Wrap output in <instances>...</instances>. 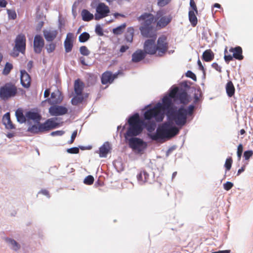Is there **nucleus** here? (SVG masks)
Listing matches in <instances>:
<instances>
[{"label":"nucleus","mask_w":253,"mask_h":253,"mask_svg":"<svg viewBox=\"0 0 253 253\" xmlns=\"http://www.w3.org/2000/svg\"><path fill=\"white\" fill-rule=\"evenodd\" d=\"M164 9H159L156 12L155 16L151 13L144 12L137 18L140 23L139 30L143 37H154L157 36L158 30L165 28L172 20L170 15H165Z\"/></svg>","instance_id":"f257e3e1"},{"label":"nucleus","mask_w":253,"mask_h":253,"mask_svg":"<svg viewBox=\"0 0 253 253\" xmlns=\"http://www.w3.org/2000/svg\"><path fill=\"white\" fill-rule=\"evenodd\" d=\"M172 99L169 96H165L162 99V103H158L151 109L146 111L144 114L145 120L152 122H147L145 126L148 131H152L155 129L156 122H161L165 117V110H170L172 106Z\"/></svg>","instance_id":"f03ea898"},{"label":"nucleus","mask_w":253,"mask_h":253,"mask_svg":"<svg viewBox=\"0 0 253 253\" xmlns=\"http://www.w3.org/2000/svg\"><path fill=\"white\" fill-rule=\"evenodd\" d=\"M146 38H151L146 40L144 43L143 49L146 54L155 55L157 56L162 57L166 54L169 49V43L166 36H162L159 37L157 43H156L157 37Z\"/></svg>","instance_id":"7ed1b4c3"},{"label":"nucleus","mask_w":253,"mask_h":253,"mask_svg":"<svg viewBox=\"0 0 253 253\" xmlns=\"http://www.w3.org/2000/svg\"><path fill=\"white\" fill-rule=\"evenodd\" d=\"M194 106L191 105L188 106L187 109L183 107H180L177 110L171 111L169 113V118L173 121L177 126H184L187 121V116L193 114Z\"/></svg>","instance_id":"20e7f679"},{"label":"nucleus","mask_w":253,"mask_h":253,"mask_svg":"<svg viewBox=\"0 0 253 253\" xmlns=\"http://www.w3.org/2000/svg\"><path fill=\"white\" fill-rule=\"evenodd\" d=\"M129 127L125 134V137H133L140 134L143 130V121L140 120L139 114L136 113L131 116L128 120Z\"/></svg>","instance_id":"39448f33"},{"label":"nucleus","mask_w":253,"mask_h":253,"mask_svg":"<svg viewBox=\"0 0 253 253\" xmlns=\"http://www.w3.org/2000/svg\"><path fill=\"white\" fill-rule=\"evenodd\" d=\"M17 93V87L12 82L6 83L0 87V97L3 100H7L14 97Z\"/></svg>","instance_id":"423d86ee"},{"label":"nucleus","mask_w":253,"mask_h":253,"mask_svg":"<svg viewBox=\"0 0 253 253\" xmlns=\"http://www.w3.org/2000/svg\"><path fill=\"white\" fill-rule=\"evenodd\" d=\"M229 51L233 53V55H231L228 54L227 47H226L224 51V59L226 63H229L230 61L233 60V58L238 60H242L244 59L243 50L241 47L237 46L235 47H231L229 49Z\"/></svg>","instance_id":"0eeeda50"},{"label":"nucleus","mask_w":253,"mask_h":253,"mask_svg":"<svg viewBox=\"0 0 253 253\" xmlns=\"http://www.w3.org/2000/svg\"><path fill=\"white\" fill-rule=\"evenodd\" d=\"M169 96L175 101L179 100L182 104H186L189 102L187 92L182 89L179 90L178 87H175L170 90Z\"/></svg>","instance_id":"6e6552de"},{"label":"nucleus","mask_w":253,"mask_h":253,"mask_svg":"<svg viewBox=\"0 0 253 253\" xmlns=\"http://www.w3.org/2000/svg\"><path fill=\"white\" fill-rule=\"evenodd\" d=\"M110 12L109 7L104 3H98L96 7V13L94 14V19L99 20L108 16Z\"/></svg>","instance_id":"1a4fd4ad"},{"label":"nucleus","mask_w":253,"mask_h":253,"mask_svg":"<svg viewBox=\"0 0 253 253\" xmlns=\"http://www.w3.org/2000/svg\"><path fill=\"white\" fill-rule=\"evenodd\" d=\"M167 126H169V123H165L163 124L161 127L157 128L156 133L150 135V138L153 140L168 138Z\"/></svg>","instance_id":"9d476101"},{"label":"nucleus","mask_w":253,"mask_h":253,"mask_svg":"<svg viewBox=\"0 0 253 253\" xmlns=\"http://www.w3.org/2000/svg\"><path fill=\"white\" fill-rule=\"evenodd\" d=\"M26 39L23 34H20L17 36L15 40L14 49H17L21 53H24L26 50Z\"/></svg>","instance_id":"9b49d317"},{"label":"nucleus","mask_w":253,"mask_h":253,"mask_svg":"<svg viewBox=\"0 0 253 253\" xmlns=\"http://www.w3.org/2000/svg\"><path fill=\"white\" fill-rule=\"evenodd\" d=\"M119 73L112 74L111 71H107L102 74L101 81L103 84H112L114 80L117 78Z\"/></svg>","instance_id":"f8f14e48"},{"label":"nucleus","mask_w":253,"mask_h":253,"mask_svg":"<svg viewBox=\"0 0 253 253\" xmlns=\"http://www.w3.org/2000/svg\"><path fill=\"white\" fill-rule=\"evenodd\" d=\"M67 112V108L62 106H52L49 108V113L53 116L63 115Z\"/></svg>","instance_id":"ddd939ff"},{"label":"nucleus","mask_w":253,"mask_h":253,"mask_svg":"<svg viewBox=\"0 0 253 253\" xmlns=\"http://www.w3.org/2000/svg\"><path fill=\"white\" fill-rule=\"evenodd\" d=\"M44 45L43 38L40 35H36L34 38V48L37 53H40Z\"/></svg>","instance_id":"4468645a"},{"label":"nucleus","mask_w":253,"mask_h":253,"mask_svg":"<svg viewBox=\"0 0 253 253\" xmlns=\"http://www.w3.org/2000/svg\"><path fill=\"white\" fill-rule=\"evenodd\" d=\"M56 118L48 119L44 123L42 124L44 131H48L58 126V124L56 122Z\"/></svg>","instance_id":"2eb2a0df"},{"label":"nucleus","mask_w":253,"mask_h":253,"mask_svg":"<svg viewBox=\"0 0 253 253\" xmlns=\"http://www.w3.org/2000/svg\"><path fill=\"white\" fill-rule=\"evenodd\" d=\"M20 73V82L22 85L25 88L29 87L31 82L30 75L25 70H21Z\"/></svg>","instance_id":"dca6fc26"},{"label":"nucleus","mask_w":253,"mask_h":253,"mask_svg":"<svg viewBox=\"0 0 253 253\" xmlns=\"http://www.w3.org/2000/svg\"><path fill=\"white\" fill-rule=\"evenodd\" d=\"M144 142L140 138L132 137L129 140V145L132 149L141 150V147L143 146Z\"/></svg>","instance_id":"f3484780"},{"label":"nucleus","mask_w":253,"mask_h":253,"mask_svg":"<svg viewBox=\"0 0 253 253\" xmlns=\"http://www.w3.org/2000/svg\"><path fill=\"white\" fill-rule=\"evenodd\" d=\"M43 34L46 41L52 42L56 38L58 31L55 29L51 28L48 30H44Z\"/></svg>","instance_id":"a211bd4d"},{"label":"nucleus","mask_w":253,"mask_h":253,"mask_svg":"<svg viewBox=\"0 0 253 253\" xmlns=\"http://www.w3.org/2000/svg\"><path fill=\"white\" fill-rule=\"evenodd\" d=\"M73 34L69 33L67 34L66 39L64 41V47L66 52L71 51L73 46Z\"/></svg>","instance_id":"6ab92c4d"},{"label":"nucleus","mask_w":253,"mask_h":253,"mask_svg":"<svg viewBox=\"0 0 253 253\" xmlns=\"http://www.w3.org/2000/svg\"><path fill=\"white\" fill-rule=\"evenodd\" d=\"M146 56L145 51L141 49H138L132 55V61L137 63L144 59Z\"/></svg>","instance_id":"aec40b11"},{"label":"nucleus","mask_w":253,"mask_h":253,"mask_svg":"<svg viewBox=\"0 0 253 253\" xmlns=\"http://www.w3.org/2000/svg\"><path fill=\"white\" fill-rule=\"evenodd\" d=\"M84 87V84L80 79L75 81L74 84V91L76 95H81L83 94V91Z\"/></svg>","instance_id":"412c9836"},{"label":"nucleus","mask_w":253,"mask_h":253,"mask_svg":"<svg viewBox=\"0 0 253 253\" xmlns=\"http://www.w3.org/2000/svg\"><path fill=\"white\" fill-rule=\"evenodd\" d=\"M2 122L5 127L8 129H12L15 128L14 125L12 124L10 120L9 113H6L3 117Z\"/></svg>","instance_id":"4be33fe9"},{"label":"nucleus","mask_w":253,"mask_h":253,"mask_svg":"<svg viewBox=\"0 0 253 253\" xmlns=\"http://www.w3.org/2000/svg\"><path fill=\"white\" fill-rule=\"evenodd\" d=\"M26 117L28 120H33L38 123L42 118L41 116L38 113L31 111L26 112Z\"/></svg>","instance_id":"5701e85b"},{"label":"nucleus","mask_w":253,"mask_h":253,"mask_svg":"<svg viewBox=\"0 0 253 253\" xmlns=\"http://www.w3.org/2000/svg\"><path fill=\"white\" fill-rule=\"evenodd\" d=\"M111 149L110 144L108 142H105L99 148V156L106 157Z\"/></svg>","instance_id":"b1692460"},{"label":"nucleus","mask_w":253,"mask_h":253,"mask_svg":"<svg viewBox=\"0 0 253 253\" xmlns=\"http://www.w3.org/2000/svg\"><path fill=\"white\" fill-rule=\"evenodd\" d=\"M214 58V54L211 49H207L203 53L202 59L206 62H211Z\"/></svg>","instance_id":"393cba45"},{"label":"nucleus","mask_w":253,"mask_h":253,"mask_svg":"<svg viewBox=\"0 0 253 253\" xmlns=\"http://www.w3.org/2000/svg\"><path fill=\"white\" fill-rule=\"evenodd\" d=\"M137 178L139 183L142 184L148 181L149 174L145 170H143L137 175Z\"/></svg>","instance_id":"a878e982"},{"label":"nucleus","mask_w":253,"mask_h":253,"mask_svg":"<svg viewBox=\"0 0 253 253\" xmlns=\"http://www.w3.org/2000/svg\"><path fill=\"white\" fill-rule=\"evenodd\" d=\"M195 11L193 10H189L188 12V18L189 21L193 27H195L198 23V19L196 16Z\"/></svg>","instance_id":"bb28decb"},{"label":"nucleus","mask_w":253,"mask_h":253,"mask_svg":"<svg viewBox=\"0 0 253 253\" xmlns=\"http://www.w3.org/2000/svg\"><path fill=\"white\" fill-rule=\"evenodd\" d=\"M5 241L10 245L11 249L15 251H18L21 248L20 245L14 239L6 237Z\"/></svg>","instance_id":"cd10ccee"},{"label":"nucleus","mask_w":253,"mask_h":253,"mask_svg":"<svg viewBox=\"0 0 253 253\" xmlns=\"http://www.w3.org/2000/svg\"><path fill=\"white\" fill-rule=\"evenodd\" d=\"M235 87L231 81H229L226 85V91L229 97H232L235 93Z\"/></svg>","instance_id":"c85d7f7f"},{"label":"nucleus","mask_w":253,"mask_h":253,"mask_svg":"<svg viewBox=\"0 0 253 253\" xmlns=\"http://www.w3.org/2000/svg\"><path fill=\"white\" fill-rule=\"evenodd\" d=\"M15 116L18 122L23 123L26 122L27 118L26 115H23L22 109H18L15 112Z\"/></svg>","instance_id":"c756f323"},{"label":"nucleus","mask_w":253,"mask_h":253,"mask_svg":"<svg viewBox=\"0 0 253 253\" xmlns=\"http://www.w3.org/2000/svg\"><path fill=\"white\" fill-rule=\"evenodd\" d=\"M82 16V19L84 21H89L93 18V15L86 9L83 10Z\"/></svg>","instance_id":"7c9ffc66"},{"label":"nucleus","mask_w":253,"mask_h":253,"mask_svg":"<svg viewBox=\"0 0 253 253\" xmlns=\"http://www.w3.org/2000/svg\"><path fill=\"white\" fill-rule=\"evenodd\" d=\"M167 132L168 138H171L177 134L179 132V129L175 126H167Z\"/></svg>","instance_id":"2f4dec72"},{"label":"nucleus","mask_w":253,"mask_h":253,"mask_svg":"<svg viewBox=\"0 0 253 253\" xmlns=\"http://www.w3.org/2000/svg\"><path fill=\"white\" fill-rule=\"evenodd\" d=\"M134 29L132 27L127 28V32L125 35V39L127 42H131L133 41Z\"/></svg>","instance_id":"473e14b6"},{"label":"nucleus","mask_w":253,"mask_h":253,"mask_svg":"<svg viewBox=\"0 0 253 253\" xmlns=\"http://www.w3.org/2000/svg\"><path fill=\"white\" fill-rule=\"evenodd\" d=\"M42 126V124H40L38 126L36 125H33L29 127L28 131L34 133H38L41 132H44Z\"/></svg>","instance_id":"72a5a7b5"},{"label":"nucleus","mask_w":253,"mask_h":253,"mask_svg":"<svg viewBox=\"0 0 253 253\" xmlns=\"http://www.w3.org/2000/svg\"><path fill=\"white\" fill-rule=\"evenodd\" d=\"M84 100L83 94L81 95H76L73 97L71 100V103L73 105H77L82 103Z\"/></svg>","instance_id":"f704fd0d"},{"label":"nucleus","mask_w":253,"mask_h":253,"mask_svg":"<svg viewBox=\"0 0 253 253\" xmlns=\"http://www.w3.org/2000/svg\"><path fill=\"white\" fill-rule=\"evenodd\" d=\"M58 93V91L57 92H53L51 93L50 98L52 100L51 102L52 104L59 103L61 101L62 98L60 96L57 97Z\"/></svg>","instance_id":"c9c22d12"},{"label":"nucleus","mask_w":253,"mask_h":253,"mask_svg":"<svg viewBox=\"0 0 253 253\" xmlns=\"http://www.w3.org/2000/svg\"><path fill=\"white\" fill-rule=\"evenodd\" d=\"M126 27V24L125 23L123 24L122 25L117 27L116 28L113 29V33L115 35H121L124 32L125 28Z\"/></svg>","instance_id":"e433bc0d"},{"label":"nucleus","mask_w":253,"mask_h":253,"mask_svg":"<svg viewBox=\"0 0 253 253\" xmlns=\"http://www.w3.org/2000/svg\"><path fill=\"white\" fill-rule=\"evenodd\" d=\"M89 38V34L88 33L84 32L80 35L79 37V41L81 42H84L88 41Z\"/></svg>","instance_id":"4c0bfd02"},{"label":"nucleus","mask_w":253,"mask_h":253,"mask_svg":"<svg viewBox=\"0 0 253 253\" xmlns=\"http://www.w3.org/2000/svg\"><path fill=\"white\" fill-rule=\"evenodd\" d=\"M13 68V65L12 64L7 62L4 66V68L2 71V74L4 75H7L9 74L11 70Z\"/></svg>","instance_id":"58836bf2"},{"label":"nucleus","mask_w":253,"mask_h":253,"mask_svg":"<svg viewBox=\"0 0 253 253\" xmlns=\"http://www.w3.org/2000/svg\"><path fill=\"white\" fill-rule=\"evenodd\" d=\"M232 163L233 160L231 157H229L226 159L224 164V167L226 171L229 170L231 169Z\"/></svg>","instance_id":"ea45409f"},{"label":"nucleus","mask_w":253,"mask_h":253,"mask_svg":"<svg viewBox=\"0 0 253 253\" xmlns=\"http://www.w3.org/2000/svg\"><path fill=\"white\" fill-rule=\"evenodd\" d=\"M94 179L93 176L89 175L87 176L84 180V183L86 185H91L93 183Z\"/></svg>","instance_id":"a19ab883"},{"label":"nucleus","mask_w":253,"mask_h":253,"mask_svg":"<svg viewBox=\"0 0 253 253\" xmlns=\"http://www.w3.org/2000/svg\"><path fill=\"white\" fill-rule=\"evenodd\" d=\"M189 10H193L196 14H198V8L194 0H190V7Z\"/></svg>","instance_id":"79ce46f5"},{"label":"nucleus","mask_w":253,"mask_h":253,"mask_svg":"<svg viewBox=\"0 0 253 253\" xmlns=\"http://www.w3.org/2000/svg\"><path fill=\"white\" fill-rule=\"evenodd\" d=\"M80 53L84 56H88L90 54V51L85 46H82L80 48Z\"/></svg>","instance_id":"37998d69"},{"label":"nucleus","mask_w":253,"mask_h":253,"mask_svg":"<svg viewBox=\"0 0 253 253\" xmlns=\"http://www.w3.org/2000/svg\"><path fill=\"white\" fill-rule=\"evenodd\" d=\"M171 0H158L157 5L160 7H164L169 4Z\"/></svg>","instance_id":"c03bdc74"},{"label":"nucleus","mask_w":253,"mask_h":253,"mask_svg":"<svg viewBox=\"0 0 253 253\" xmlns=\"http://www.w3.org/2000/svg\"><path fill=\"white\" fill-rule=\"evenodd\" d=\"M7 12L9 18H10L11 19H15L17 17L16 13L14 10H10V9H7Z\"/></svg>","instance_id":"a18cd8bd"},{"label":"nucleus","mask_w":253,"mask_h":253,"mask_svg":"<svg viewBox=\"0 0 253 253\" xmlns=\"http://www.w3.org/2000/svg\"><path fill=\"white\" fill-rule=\"evenodd\" d=\"M253 155V151L252 150L246 151L244 153V157L246 160H249Z\"/></svg>","instance_id":"49530a36"},{"label":"nucleus","mask_w":253,"mask_h":253,"mask_svg":"<svg viewBox=\"0 0 253 253\" xmlns=\"http://www.w3.org/2000/svg\"><path fill=\"white\" fill-rule=\"evenodd\" d=\"M56 45L53 43L48 44L46 46L47 51L48 53L52 52L55 49Z\"/></svg>","instance_id":"de8ad7c7"},{"label":"nucleus","mask_w":253,"mask_h":253,"mask_svg":"<svg viewBox=\"0 0 253 253\" xmlns=\"http://www.w3.org/2000/svg\"><path fill=\"white\" fill-rule=\"evenodd\" d=\"M67 152L70 154H78L79 153V149L78 147H72L67 149Z\"/></svg>","instance_id":"09e8293b"},{"label":"nucleus","mask_w":253,"mask_h":253,"mask_svg":"<svg viewBox=\"0 0 253 253\" xmlns=\"http://www.w3.org/2000/svg\"><path fill=\"white\" fill-rule=\"evenodd\" d=\"M95 31L96 33L99 36H102L103 35V30L100 25L96 26Z\"/></svg>","instance_id":"8fccbe9b"},{"label":"nucleus","mask_w":253,"mask_h":253,"mask_svg":"<svg viewBox=\"0 0 253 253\" xmlns=\"http://www.w3.org/2000/svg\"><path fill=\"white\" fill-rule=\"evenodd\" d=\"M233 186V184L232 182L229 181L226 182L225 183L223 184L224 189L227 191H228L230 189H231Z\"/></svg>","instance_id":"3c124183"},{"label":"nucleus","mask_w":253,"mask_h":253,"mask_svg":"<svg viewBox=\"0 0 253 253\" xmlns=\"http://www.w3.org/2000/svg\"><path fill=\"white\" fill-rule=\"evenodd\" d=\"M186 76L187 77H189V78L192 79L194 81H196V80H197V77H196L195 74L194 73H193L191 71H188L186 74Z\"/></svg>","instance_id":"603ef678"},{"label":"nucleus","mask_w":253,"mask_h":253,"mask_svg":"<svg viewBox=\"0 0 253 253\" xmlns=\"http://www.w3.org/2000/svg\"><path fill=\"white\" fill-rule=\"evenodd\" d=\"M211 66L213 68L216 70L219 73L222 72L221 67L216 62H214L211 64Z\"/></svg>","instance_id":"864d4df0"},{"label":"nucleus","mask_w":253,"mask_h":253,"mask_svg":"<svg viewBox=\"0 0 253 253\" xmlns=\"http://www.w3.org/2000/svg\"><path fill=\"white\" fill-rule=\"evenodd\" d=\"M77 135V130H75L72 134L70 140L69 141L70 144H72Z\"/></svg>","instance_id":"5fc2aeb1"},{"label":"nucleus","mask_w":253,"mask_h":253,"mask_svg":"<svg viewBox=\"0 0 253 253\" xmlns=\"http://www.w3.org/2000/svg\"><path fill=\"white\" fill-rule=\"evenodd\" d=\"M19 52H20V51L18 50L17 49H14V47L10 55L14 57H16L19 55Z\"/></svg>","instance_id":"6e6d98bb"},{"label":"nucleus","mask_w":253,"mask_h":253,"mask_svg":"<svg viewBox=\"0 0 253 253\" xmlns=\"http://www.w3.org/2000/svg\"><path fill=\"white\" fill-rule=\"evenodd\" d=\"M64 132L62 130H57L55 131H53L51 133V135L52 136H55V135H59L61 136L62 135L64 134Z\"/></svg>","instance_id":"4d7b16f0"},{"label":"nucleus","mask_w":253,"mask_h":253,"mask_svg":"<svg viewBox=\"0 0 253 253\" xmlns=\"http://www.w3.org/2000/svg\"><path fill=\"white\" fill-rule=\"evenodd\" d=\"M39 193H41L43 195L46 196L48 198L50 197L49 192L46 189H42Z\"/></svg>","instance_id":"13d9d810"},{"label":"nucleus","mask_w":253,"mask_h":253,"mask_svg":"<svg viewBox=\"0 0 253 253\" xmlns=\"http://www.w3.org/2000/svg\"><path fill=\"white\" fill-rule=\"evenodd\" d=\"M129 48V46L127 45H122L120 49L121 52H125Z\"/></svg>","instance_id":"bf43d9fd"},{"label":"nucleus","mask_w":253,"mask_h":253,"mask_svg":"<svg viewBox=\"0 0 253 253\" xmlns=\"http://www.w3.org/2000/svg\"><path fill=\"white\" fill-rule=\"evenodd\" d=\"M7 4L6 0H0V7H5Z\"/></svg>","instance_id":"052dcab7"},{"label":"nucleus","mask_w":253,"mask_h":253,"mask_svg":"<svg viewBox=\"0 0 253 253\" xmlns=\"http://www.w3.org/2000/svg\"><path fill=\"white\" fill-rule=\"evenodd\" d=\"M243 147L242 144H240L237 148V153H243Z\"/></svg>","instance_id":"680f3d73"},{"label":"nucleus","mask_w":253,"mask_h":253,"mask_svg":"<svg viewBox=\"0 0 253 253\" xmlns=\"http://www.w3.org/2000/svg\"><path fill=\"white\" fill-rule=\"evenodd\" d=\"M80 62L81 63V64L83 65H85V66H86L87 65V64L85 62V58L84 57H81L80 58Z\"/></svg>","instance_id":"e2e57ef3"},{"label":"nucleus","mask_w":253,"mask_h":253,"mask_svg":"<svg viewBox=\"0 0 253 253\" xmlns=\"http://www.w3.org/2000/svg\"><path fill=\"white\" fill-rule=\"evenodd\" d=\"M50 94V89H46L44 92V97L45 98L48 97Z\"/></svg>","instance_id":"0e129e2a"},{"label":"nucleus","mask_w":253,"mask_h":253,"mask_svg":"<svg viewBox=\"0 0 253 253\" xmlns=\"http://www.w3.org/2000/svg\"><path fill=\"white\" fill-rule=\"evenodd\" d=\"M198 64L199 68L201 70H202V71L205 70L204 67L203 66V65L200 60H198Z\"/></svg>","instance_id":"69168bd1"},{"label":"nucleus","mask_w":253,"mask_h":253,"mask_svg":"<svg viewBox=\"0 0 253 253\" xmlns=\"http://www.w3.org/2000/svg\"><path fill=\"white\" fill-rule=\"evenodd\" d=\"M230 250L219 251L217 252H214L212 253H230Z\"/></svg>","instance_id":"338daca9"},{"label":"nucleus","mask_w":253,"mask_h":253,"mask_svg":"<svg viewBox=\"0 0 253 253\" xmlns=\"http://www.w3.org/2000/svg\"><path fill=\"white\" fill-rule=\"evenodd\" d=\"M245 166H244L242 167L241 168L239 169V170H238L237 175H240L241 173H242V172H243L245 170Z\"/></svg>","instance_id":"774afa93"}]
</instances>
